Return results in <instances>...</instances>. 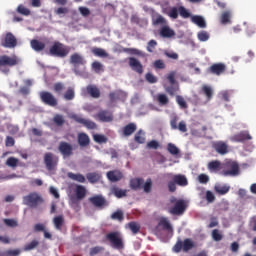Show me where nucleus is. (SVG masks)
Listing matches in <instances>:
<instances>
[{
  "instance_id": "1",
  "label": "nucleus",
  "mask_w": 256,
  "mask_h": 256,
  "mask_svg": "<svg viewBox=\"0 0 256 256\" xmlns=\"http://www.w3.org/2000/svg\"><path fill=\"white\" fill-rule=\"evenodd\" d=\"M21 63V60L17 55H1L0 56V71L1 73H4L5 75L9 74V67H15Z\"/></svg>"
},
{
  "instance_id": "2",
  "label": "nucleus",
  "mask_w": 256,
  "mask_h": 256,
  "mask_svg": "<svg viewBox=\"0 0 256 256\" xmlns=\"http://www.w3.org/2000/svg\"><path fill=\"white\" fill-rule=\"evenodd\" d=\"M70 51L71 48H69V46H65V44L59 41H55L49 48V54L52 55V57H67Z\"/></svg>"
},
{
  "instance_id": "3",
  "label": "nucleus",
  "mask_w": 256,
  "mask_h": 256,
  "mask_svg": "<svg viewBox=\"0 0 256 256\" xmlns=\"http://www.w3.org/2000/svg\"><path fill=\"white\" fill-rule=\"evenodd\" d=\"M222 175L224 177H237L239 175V164L235 161H227L223 164Z\"/></svg>"
},
{
  "instance_id": "4",
  "label": "nucleus",
  "mask_w": 256,
  "mask_h": 256,
  "mask_svg": "<svg viewBox=\"0 0 256 256\" xmlns=\"http://www.w3.org/2000/svg\"><path fill=\"white\" fill-rule=\"evenodd\" d=\"M24 205L35 208L43 203V197L37 192H30L28 195L23 197Z\"/></svg>"
},
{
  "instance_id": "5",
  "label": "nucleus",
  "mask_w": 256,
  "mask_h": 256,
  "mask_svg": "<svg viewBox=\"0 0 256 256\" xmlns=\"http://www.w3.org/2000/svg\"><path fill=\"white\" fill-rule=\"evenodd\" d=\"M193 247H195L193 240L186 238L184 241L178 240L173 246L172 251L174 253H181V250H183L184 253H187L188 251H191Z\"/></svg>"
},
{
  "instance_id": "6",
  "label": "nucleus",
  "mask_w": 256,
  "mask_h": 256,
  "mask_svg": "<svg viewBox=\"0 0 256 256\" xmlns=\"http://www.w3.org/2000/svg\"><path fill=\"white\" fill-rule=\"evenodd\" d=\"M39 97L44 105H48V107H57L59 105V100H57V97H55V95L49 91L39 92Z\"/></svg>"
},
{
  "instance_id": "7",
  "label": "nucleus",
  "mask_w": 256,
  "mask_h": 256,
  "mask_svg": "<svg viewBox=\"0 0 256 256\" xmlns=\"http://www.w3.org/2000/svg\"><path fill=\"white\" fill-rule=\"evenodd\" d=\"M44 165L47 171H55L57 169V165H59V157L55 156V154L51 152H47L44 154Z\"/></svg>"
},
{
  "instance_id": "8",
  "label": "nucleus",
  "mask_w": 256,
  "mask_h": 256,
  "mask_svg": "<svg viewBox=\"0 0 256 256\" xmlns=\"http://www.w3.org/2000/svg\"><path fill=\"white\" fill-rule=\"evenodd\" d=\"M106 239L111 243L114 249H123V238L119 232H110L106 235Z\"/></svg>"
},
{
  "instance_id": "9",
  "label": "nucleus",
  "mask_w": 256,
  "mask_h": 256,
  "mask_svg": "<svg viewBox=\"0 0 256 256\" xmlns=\"http://www.w3.org/2000/svg\"><path fill=\"white\" fill-rule=\"evenodd\" d=\"M1 45L6 49H15V47H17V38L13 33L7 32L4 39L1 41Z\"/></svg>"
},
{
  "instance_id": "10",
  "label": "nucleus",
  "mask_w": 256,
  "mask_h": 256,
  "mask_svg": "<svg viewBox=\"0 0 256 256\" xmlns=\"http://www.w3.org/2000/svg\"><path fill=\"white\" fill-rule=\"evenodd\" d=\"M225 71H227V65H225L224 63H214L208 68L207 73L219 77L223 75Z\"/></svg>"
},
{
  "instance_id": "11",
  "label": "nucleus",
  "mask_w": 256,
  "mask_h": 256,
  "mask_svg": "<svg viewBox=\"0 0 256 256\" xmlns=\"http://www.w3.org/2000/svg\"><path fill=\"white\" fill-rule=\"evenodd\" d=\"M71 119H73L74 121H76V123H80V125H83L84 127H86V129H97V123L89 120V119H85L77 114H73L71 116Z\"/></svg>"
},
{
  "instance_id": "12",
  "label": "nucleus",
  "mask_w": 256,
  "mask_h": 256,
  "mask_svg": "<svg viewBox=\"0 0 256 256\" xmlns=\"http://www.w3.org/2000/svg\"><path fill=\"white\" fill-rule=\"evenodd\" d=\"M187 209V203L185 200H177L174 207L170 209L171 215H183Z\"/></svg>"
},
{
  "instance_id": "13",
  "label": "nucleus",
  "mask_w": 256,
  "mask_h": 256,
  "mask_svg": "<svg viewBox=\"0 0 256 256\" xmlns=\"http://www.w3.org/2000/svg\"><path fill=\"white\" fill-rule=\"evenodd\" d=\"M94 119L101 121V123H111L113 121V113L108 110H101L94 115Z\"/></svg>"
},
{
  "instance_id": "14",
  "label": "nucleus",
  "mask_w": 256,
  "mask_h": 256,
  "mask_svg": "<svg viewBox=\"0 0 256 256\" xmlns=\"http://www.w3.org/2000/svg\"><path fill=\"white\" fill-rule=\"evenodd\" d=\"M58 151L61 153L64 159L73 155V146L67 142H60Z\"/></svg>"
},
{
  "instance_id": "15",
  "label": "nucleus",
  "mask_w": 256,
  "mask_h": 256,
  "mask_svg": "<svg viewBox=\"0 0 256 256\" xmlns=\"http://www.w3.org/2000/svg\"><path fill=\"white\" fill-rule=\"evenodd\" d=\"M128 63H129V67H131L132 71H135V73L142 75L143 64H141V62L137 58L130 57Z\"/></svg>"
},
{
  "instance_id": "16",
  "label": "nucleus",
  "mask_w": 256,
  "mask_h": 256,
  "mask_svg": "<svg viewBox=\"0 0 256 256\" xmlns=\"http://www.w3.org/2000/svg\"><path fill=\"white\" fill-rule=\"evenodd\" d=\"M213 149H215L216 153L219 155H227V153H229V146L223 141L214 142Z\"/></svg>"
},
{
  "instance_id": "17",
  "label": "nucleus",
  "mask_w": 256,
  "mask_h": 256,
  "mask_svg": "<svg viewBox=\"0 0 256 256\" xmlns=\"http://www.w3.org/2000/svg\"><path fill=\"white\" fill-rule=\"evenodd\" d=\"M127 94L122 90H116L109 93L110 103H115V101H125Z\"/></svg>"
},
{
  "instance_id": "18",
  "label": "nucleus",
  "mask_w": 256,
  "mask_h": 256,
  "mask_svg": "<svg viewBox=\"0 0 256 256\" xmlns=\"http://www.w3.org/2000/svg\"><path fill=\"white\" fill-rule=\"evenodd\" d=\"M251 139V134H249L248 131H242L231 137V141H234L235 143H243V141H251Z\"/></svg>"
},
{
  "instance_id": "19",
  "label": "nucleus",
  "mask_w": 256,
  "mask_h": 256,
  "mask_svg": "<svg viewBox=\"0 0 256 256\" xmlns=\"http://www.w3.org/2000/svg\"><path fill=\"white\" fill-rule=\"evenodd\" d=\"M170 127L174 130L179 129L181 133H187V123H185V121H181L177 126V118H172L170 120Z\"/></svg>"
},
{
  "instance_id": "20",
  "label": "nucleus",
  "mask_w": 256,
  "mask_h": 256,
  "mask_svg": "<svg viewBox=\"0 0 256 256\" xmlns=\"http://www.w3.org/2000/svg\"><path fill=\"white\" fill-rule=\"evenodd\" d=\"M86 93L92 97V99H99V97H101V90H99V88L95 85H88L86 87Z\"/></svg>"
},
{
  "instance_id": "21",
  "label": "nucleus",
  "mask_w": 256,
  "mask_h": 256,
  "mask_svg": "<svg viewBox=\"0 0 256 256\" xmlns=\"http://www.w3.org/2000/svg\"><path fill=\"white\" fill-rule=\"evenodd\" d=\"M89 201L94 207H104V205H107V200L101 195L90 197Z\"/></svg>"
},
{
  "instance_id": "22",
  "label": "nucleus",
  "mask_w": 256,
  "mask_h": 256,
  "mask_svg": "<svg viewBox=\"0 0 256 256\" xmlns=\"http://www.w3.org/2000/svg\"><path fill=\"white\" fill-rule=\"evenodd\" d=\"M107 178L111 183H117V181H121V179H123V173L119 170H112L107 172Z\"/></svg>"
},
{
  "instance_id": "23",
  "label": "nucleus",
  "mask_w": 256,
  "mask_h": 256,
  "mask_svg": "<svg viewBox=\"0 0 256 256\" xmlns=\"http://www.w3.org/2000/svg\"><path fill=\"white\" fill-rule=\"evenodd\" d=\"M172 180L176 185H179V187H187L189 185V181L187 180V176L183 174H176L172 177Z\"/></svg>"
},
{
  "instance_id": "24",
  "label": "nucleus",
  "mask_w": 256,
  "mask_h": 256,
  "mask_svg": "<svg viewBox=\"0 0 256 256\" xmlns=\"http://www.w3.org/2000/svg\"><path fill=\"white\" fill-rule=\"evenodd\" d=\"M70 63L72 65H85L87 60L81 56L79 53H74L70 56Z\"/></svg>"
},
{
  "instance_id": "25",
  "label": "nucleus",
  "mask_w": 256,
  "mask_h": 256,
  "mask_svg": "<svg viewBox=\"0 0 256 256\" xmlns=\"http://www.w3.org/2000/svg\"><path fill=\"white\" fill-rule=\"evenodd\" d=\"M158 225L159 227H162L164 231H168V233H173V226H171L169 219H167L166 217L160 218Z\"/></svg>"
},
{
  "instance_id": "26",
  "label": "nucleus",
  "mask_w": 256,
  "mask_h": 256,
  "mask_svg": "<svg viewBox=\"0 0 256 256\" xmlns=\"http://www.w3.org/2000/svg\"><path fill=\"white\" fill-rule=\"evenodd\" d=\"M75 195L78 201H83V198L87 197V188H85L83 185H77L75 189Z\"/></svg>"
},
{
  "instance_id": "27",
  "label": "nucleus",
  "mask_w": 256,
  "mask_h": 256,
  "mask_svg": "<svg viewBox=\"0 0 256 256\" xmlns=\"http://www.w3.org/2000/svg\"><path fill=\"white\" fill-rule=\"evenodd\" d=\"M163 13H165V15L170 17V19H178V17H179V8H177V7L165 8L163 10Z\"/></svg>"
},
{
  "instance_id": "28",
  "label": "nucleus",
  "mask_w": 256,
  "mask_h": 256,
  "mask_svg": "<svg viewBox=\"0 0 256 256\" xmlns=\"http://www.w3.org/2000/svg\"><path fill=\"white\" fill-rule=\"evenodd\" d=\"M143 183H145L143 178H133L130 180V188L133 191H139V189H141V187H143Z\"/></svg>"
},
{
  "instance_id": "29",
  "label": "nucleus",
  "mask_w": 256,
  "mask_h": 256,
  "mask_svg": "<svg viewBox=\"0 0 256 256\" xmlns=\"http://www.w3.org/2000/svg\"><path fill=\"white\" fill-rule=\"evenodd\" d=\"M200 93L205 95L207 101H211V99H213V88L207 84L202 85Z\"/></svg>"
},
{
  "instance_id": "30",
  "label": "nucleus",
  "mask_w": 256,
  "mask_h": 256,
  "mask_svg": "<svg viewBox=\"0 0 256 256\" xmlns=\"http://www.w3.org/2000/svg\"><path fill=\"white\" fill-rule=\"evenodd\" d=\"M89 143H91L89 135L83 132L78 134V145H80V147H88Z\"/></svg>"
},
{
  "instance_id": "31",
  "label": "nucleus",
  "mask_w": 256,
  "mask_h": 256,
  "mask_svg": "<svg viewBox=\"0 0 256 256\" xmlns=\"http://www.w3.org/2000/svg\"><path fill=\"white\" fill-rule=\"evenodd\" d=\"M231 190V187L229 185H221V184H216L214 186V191L217 193V195H227L229 191Z\"/></svg>"
},
{
  "instance_id": "32",
  "label": "nucleus",
  "mask_w": 256,
  "mask_h": 256,
  "mask_svg": "<svg viewBox=\"0 0 256 256\" xmlns=\"http://www.w3.org/2000/svg\"><path fill=\"white\" fill-rule=\"evenodd\" d=\"M135 131H137V124L129 123L123 128V136L130 137V135L135 133Z\"/></svg>"
},
{
  "instance_id": "33",
  "label": "nucleus",
  "mask_w": 256,
  "mask_h": 256,
  "mask_svg": "<svg viewBox=\"0 0 256 256\" xmlns=\"http://www.w3.org/2000/svg\"><path fill=\"white\" fill-rule=\"evenodd\" d=\"M191 21L195 25L199 26L200 29H205V27H207V22H205V18H203V16H191Z\"/></svg>"
},
{
  "instance_id": "34",
  "label": "nucleus",
  "mask_w": 256,
  "mask_h": 256,
  "mask_svg": "<svg viewBox=\"0 0 256 256\" xmlns=\"http://www.w3.org/2000/svg\"><path fill=\"white\" fill-rule=\"evenodd\" d=\"M86 179H88L89 183H99L101 180V174L99 172H90L86 174Z\"/></svg>"
},
{
  "instance_id": "35",
  "label": "nucleus",
  "mask_w": 256,
  "mask_h": 256,
  "mask_svg": "<svg viewBox=\"0 0 256 256\" xmlns=\"http://www.w3.org/2000/svg\"><path fill=\"white\" fill-rule=\"evenodd\" d=\"M30 45H31L32 49L37 52L43 51L45 49V43H43L37 39L31 40Z\"/></svg>"
},
{
  "instance_id": "36",
  "label": "nucleus",
  "mask_w": 256,
  "mask_h": 256,
  "mask_svg": "<svg viewBox=\"0 0 256 256\" xmlns=\"http://www.w3.org/2000/svg\"><path fill=\"white\" fill-rule=\"evenodd\" d=\"M160 35L165 38L175 37V31L169 28V26H163L160 30Z\"/></svg>"
},
{
  "instance_id": "37",
  "label": "nucleus",
  "mask_w": 256,
  "mask_h": 256,
  "mask_svg": "<svg viewBox=\"0 0 256 256\" xmlns=\"http://www.w3.org/2000/svg\"><path fill=\"white\" fill-rule=\"evenodd\" d=\"M156 101H158L161 107H165L166 105H169V97H167L166 94H163V93L157 94Z\"/></svg>"
},
{
  "instance_id": "38",
  "label": "nucleus",
  "mask_w": 256,
  "mask_h": 256,
  "mask_svg": "<svg viewBox=\"0 0 256 256\" xmlns=\"http://www.w3.org/2000/svg\"><path fill=\"white\" fill-rule=\"evenodd\" d=\"M69 179H72V181H77V183H85L86 179L83 176V174H75L73 172L68 173Z\"/></svg>"
},
{
  "instance_id": "39",
  "label": "nucleus",
  "mask_w": 256,
  "mask_h": 256,
  "mask_svg": "<svg viewBox=\"0 0 256 256\" xmlns=\"http://www.w3.org/2000/svg\"><path fill=\"white\" fill-rule=\"evenodd\" d=\"M53 223H54L55 229H57L58 231H61L63 224L65 223V220L63 219L62 215H59L54 217Z\"/></svg>"
},
{
  "instance_id": "40",
  "label": "nucleus",
  "mask_w": 256,
  "mask_h": 256,
  "mask_svg": "<svg viewBox=\"0 0 256 256\" xmlns=\"http://www.w3.org/2000/svg\"><path fill=\"white\" fill-rule=\"evenodd\" d=\"M92 53L93 55H95L96 57H102V58H107L109 57V54L103 49V48H92Z\"/></svg>"
},
{
  "instance_id": "41",
  "label": "nucleus",
  "mask_w": 256,
  "mask_h": 256,
  "mask_svg": "<svg viewBox=\"0 0 256 256\" xmlns=\"http://www.w3.org/2000/svg\"><path fill=\"white\" fill-rule=\"evenodd\" d=\"M16 11L20 15H24V17H29V15H31V10L25 7L23 4L18 5Z\"/></svg>"
},
{
  "instance_id": "42",
  "label": "nucleus",
  "mask_w": 256,
  "mask_h": 256,
  "mask_svg": "<svg viewBox=\"0 0 256 256\" xmlns=\"http://www.w3.org/2000/svg\"><path fill=\"white\" fill-rule=\"evenodd\" d=\"M63 98L66 101H73L75 99V90L71 87L67 89V91L64 93Z\"/></svg>"
},
{
  "instance_id": "43",
  "label": "nucleus",
  "mask_w": 256,
  "mask_h": 256,
  "mask_svg": "<svg viewBox=\"0 0 256 256\" xmlns=\"http://www.w3.org/2000/svg\"><path fill=\"white\" fill-rule=\"evenodd\" d=\"M126 53H129V55H136L137 57H145V52L137 49V48H127Z\"/></svg>"
},
{
  "instance_id": "44",
  "label": "nucleus",
  "mask_w": 256,
  "mask_h": 256,
  "mask_svg": "<svg viewBox=\"0 0 256 256\" xmlns=\"http://www.w3.org/2000/svg\"><path fill=\"white\" fill-rule=\"evenodd\" d=\"M209 171H219L221 169V162L219 160H214L208 164Z\"/></svg>"
},
{
  "instance_id": "45",
  "label": "nucleus",
  "mask_w": 256,
  "mask_h": 256,
  "mask_svg": "<svg viewBox=\"0 0 256 256\" xmlns=\"http://www.w3.org/2000/svg\"><path fill=\"white\" fill-rule=\"evenodd\" d=\"M112 193L118 199H121L123 197H127V190H123V189H120V188H113Z\"/></svg>"
},
{
  "instance_id": "46",
  "label": "nucleus",
  "mask_w": 256,
  "mask_h": 256,
  "mask_svg": "<svg viewBox=\"0 0 256 256\" xmlns=\"http://www.w3.org/2000/svg\"><path fill=\"white\" fill-rule=\"evenodd\" d=\"M53 91L57 95H61V93H63V91H65V84H63L62 82H56L53 85Z\"/></svg>"
},
{
  "instance_id": "47",
  "label": "nucleus",
  "mask_w": 256,
  "mask_h": 256,
  "mask_svg": "<svg viewBox=\"0 0 256 256\" xmlns=\"http://www.w3.org/2000/svg\"><path fill=\"white\" fill-rule=\"evenodd\" d=\"M178 13L183 19H189V17H191V12H189V10H187V8L184 6L178 7Z\"/></svg>"
},
{
  "instance_id": "48",
  "label": "nucleus",
  "mask_w": 256,
  "mask_h": 256,
  "mask_svg": "<svg viewBox=\"0 0 256 256\" xmlns=\"http://www.w3.org/2000/svg\"><path fill=\"white\" fill-rule=\"evenodd\" d=\"M134 141L136 143H139V144H143L145 143V133L143 132V130H139L135 136H134Z\"/></svg>"
},
{
  "instance_id": "49",
  "label": "nucleus",
  "mask_w": 256,
  "mask_h": 256,
  "mask_svg": "<svg viewBox=\"0 0 256 256\" xmlns=\"http://www.w3.org/2000/svg\"><path fill=\"white\" fill-rule=\"evenodd\" d=\"M7 167H11L12 169H15V167H17L19 165V159L15 158V157H9L6 160Z\"/></svg>"
},
{
  "instance_id": "50",
  "label": "nucleus",
  "mask_w": 256,
  "mask_h": 256,
  "mask_svg": "<svg viewBox=\"0 0 256 256\" xmlns=\"http://www.w3.org/2000/svg\"><path fill=\"white\" fill-rule=\"evenodd\" d=\"M221 23L222 25H227V23H231V12L225 11L221 15Z\"/></svg>"
},
{
  "instance_id": "51",
  "label": "nucleus",
  "mask_w": 256,
  "mask_h": 256,
  "mask_svg": "<svg viewBox=\"0 0 256 256\" xmlns=\"http://www.w3.org/2000/svg\"><path fill=\"white\" fill-rule=\"evenodd\" d=\"M39 247V242L37 240H32L24 246V251H33Z\"/></svg>"
},
{
  "instance_id": "52",
  "label": "nucleus",
  "mask_w": 256,
  "mask_h": 256,
  "mask_svg": "<svg viewBox=\"0 0 256 256\" xmlns=\"http://www.w3.org/2000/svg\"><path fill=\"white\" fill-rule=\"evenodd\" d=\"M167 151L170 155H179V148L173 143H168Z\"/></svg>"
},
{
  "instance_id": "53",
  "label": "nucleus",
  "mask_w": 256,
  "mask_h": 256,
  "mask_svg": "<svg viewBox=\"0 0 256 256\" xmlns=\"http://www.w3.org/2000/svg\"><path fill=\"white\" fill-rule=\"evenodd\" d=\"M53 121L58 127L65 125V118L63 117V115L56 114L53 118Z\"/></svg>"
},
{
  "instance_id": "54",
  "label": "nucleus",
  "mask_w": 256,
  "mask_h": 256,
  "mask_svg": "<svg viewBox=\"0 0 256 256\" xmlns=\"http://www.w3.org/2000/svg\"><path fill=\"white\" fill-rule=\"evenodd\" d=\"M209 32L202 30L200 32H198L197 34V38L201 41V42H205V41H209Z\"/></svg>"
},
{
  "instance_id": "55",
  "label": "nucleus",
  "mask_w": 256,
  "mask_h": 256,
  "mask_svg": "<svg viewBox=\"0 0 256 256\" xmlns=\"http://www.w3.org/2000/svg\"><path fill=\"white\" fill-rule=\"evenodd\" d=\"M145 79L147 83H150V84L157 83V81H159V78H157V76L153 75V73L151 72L146 73Z\"/></svg>"
},
{
  "instance_id": "56",
  "label": "nucleus",
  "mask_w": 256,
  "mask_h": 256,
  "mask_svg": "<svg viewBox=\"0 0 256 256\" xmlns=\"http://www.w3.org/2000/svg\"><path fill=\"white\" fill-rule=\"evenodd\" d=\"M92 69L93 71H95V73H100L101 71H105V69H103V64H101V62L99 61H94L92 63Z\"/></svg>"
},
{
  "instance_id": "57",
  "label": "nucleus",
  "mask_w": 256,
  "mask_h": 256,
  "mask_svg": "<svg viewBox=\"0 0 256 256\" xmlns=\"http://www.w3.org/2000/svg\"><path fill=\"white\" fill-rule=\"evenodd\" d=\"M176 102L179 105L180 109H187V102L185 101V98L183 96H176Z\"/></svg>"
},
{
  "instance_id": "58",
  "label": "nucleus",
  "mask_w": 256,
  "mask_h": 256,
  "mask_svg": "<svg viewBox=\"0 0 256 256\" xmlns=\"http://www.w3.org/2000/svg\"><path fill=\"white\" fill-rule=\"evenodd\" d=\"M128 227H129L130 231H132V233L134 235H136V233L138 231H140V229H141V226H139V224H137V222H129L128 223Z\"/></svg>"
},
{
  "instance_id": "59",
  "label": "nucleus",
  "mask_w": 256,
  "mask_h": 256,
  "mask_svg": "<svg viewBox=\"0 0 256 256\" xmlns=\"http://www.w3.org/2000/svg\"><path fill=\"white\" fill-rule=\"evenodd\" d=\"M93 139H94L95 143H100V144L107 143V137H105V135L94 134Z\"/></svg>"
},
{
  "instance_id": "60",
  "label": "nucleus",
  "mask_w": 256,
  "mask_h": 256,
  "mask_svg": "<svg viewBox=\"0 0 256 256\" xmlns=\"http://www.w3.org/2000/svg\"><path fill=\"white\" fill-rule=\"evenodd\" d=\"M111 219L115 220V221H123L124 216H123V211L121 210H117L116 212H114L111 215Z\"/></svg>"
},
{
  "instance_id": "61",
  "label": "nucleus",
  "mask_w": 256,
  "mask_h": 256,
  "mask_svg": "<svg viewBox=\"0 0 256 256\" xmlns=\"http://www.w3.org/2000/svg\"><path fill=\"white\" fill-rule=\"evenodd\" d=\"M153 25H165V18L161 15H157L152 19Z\"/></svg>"
},
{
  "instance_id": "62",
  "label": "nucleus",
  "mask_w": 256,
  "mask_h": 256,
  "mask_svg": "<svg viewBox=\"0 0 256 256\" xmlns=\"http://www.w3.org/2000/svg\"><path fill=\"white\" fill-rule=\"evenodd\" d=\"M152 187H153V181L151 180V178H148L143 186L144 193H151Z\"/></svg>"
},
{
  "instance_id": "63",
  "label": "nucleus",
  "mask_w": 256,
  "mask_h": 256,
  "mask_svg": "<svg viewBox=\"0 0 256 256\" xmlns=\"http://www.w3.org/2000/svg\"><path fill=\"white\" fill-rule=\"evenodd\" d=\"M212 239L214 241H221L223 239V234L219 231V229H214L212 231Z\"/></svg>"
},
{
  "instance_id": "64",
  "label": "nucleus",
  "mask_w": 256,
  "mask_h": 256,
  "mask_svg": "<svg viewBox=\"0 0 256 256\" xmlns=\"http://www.w3.org/2000/svg\"><path fill=\"white\" fill-rule=\"evenodd\" d=\"M153 65L155 69H165L166 67L165 62L161 59L155 60Z\"/></svg>"
}]
</instances>
